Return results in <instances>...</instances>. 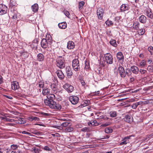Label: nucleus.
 Masks as SVG:
<instances>
[{
  "label": "nucleus",
  "mask_w": 153,
  "mask_h": 153,
  "mask_svg": "<svg viewBox=\"0 0 153 153\" xmlns=\"http://www.w3.org/2000/svg\"><path fill=\"white\" fill-rule=\"evenodd\" d=\"M104 115H101L99 116V117H96V119H103Z\"/></svg>",
  "instance_id": "6e6d98bb"
},
{
  "label": "nucleus",
  "mask_w": 153,
  "mask_h": 153,
  "mask_svg": "<svg viewBox=\"0 0 153 153\" xmlns=\"http://www.w3.org/2000/svg\"><path fill=\"white\" fill-rule=\"evenodd\" d=\"M44 56L42 53H39L37 56V60L38 61L41 62L44 60Z\"/></svg>",
  "instance_id": "5701e85b"
},
{
  "label": "nucleus",
  "mask_w": 153,
  "mask_h": 153,
  "mask_svg": "<svg viewBox=\"0 0 153 153\" xmlns=\"http://www.w3.org/2000/svg\"><path fill=\"white\" fill-rule=\"evenodd\" d=\"M44 86V83L43 82H39V87L40 88H43Z\"/></svg>",
  "instance_id": "8fccbe9b"
},
{
  "label": "nucleus",
  "mask_w": 153,
  "mask_h": 153,
  "mask_svg": "<svg viewBox=\"0 0 153 153\" xmlns=\"http://www.w3.org/2000/svg\"><path fill=\"white\" fill-rule=\"evenodd\" d=\"M64 14L67 17H69V13L68 11H65Z\"/></svg>",
  "instance_id": "bf43d9fd"
},
{
  "label": "nucleus",
  "mask_w": 153,
  "mask_h": 153,
  "mask_svg": "<svg viewBox=\"0 0 153 153\" xmlns=\"http://www.w3.org/2000/svg\"><path fill=\"white\" fill-rule=\"evenodd\" d=\"M51 87L52 89H53L54 91L56 90L57 86L56 84L54 83L51 84Z\"/></svg>",
  "instance_id": "79ce46f5"
},
{
  "label": "nucleus",
  "mask_w": 153,
  "mask_h": 153,
  "mask_svg": "<svg viewBox=\"0 0 153 153\" xmlns=\"http://www.w3.org/2000/svg\"><path fill=\"white\" fill-rule=\"evenodd\" d=\"M84 103L85 104L84 106H87L90 103V101L89 100H85Z\"/></svg>",
  "instance_id": "864d4df0"
},
{
  "label": "nucleus",
  "mask_w": 153,
  "mask_h": 153,
  "mask_svg": "<svg viewBox=\"0 0 153 153\" xmlns=\"http://www.w3.org/2000/svg\"><path fill=\"white\" fill-rule=\"evenodd\" d=\"M117 57L118 61L122 60L123 61L124 60V56L122 53L121 52H119L117 53Z\"/></svg>",
  "instance_id": "6ab92c4d"
},
{
  "label": "nucleus",
  "mask_w": 153,
  "mask_h": 153,
  "mask_svg": "<svg viewBox=\"0 0 153 153\" xmlns=\"http://www.w3.org/2000/svg\"><path fill=\"white\" fill-rule=\"evenodd\" d=\"M75 45L74 42L72 41H69L68 43L67 48L69 49H73Z\"/></svg>",
  "instance_id": "aec40b11"
},
{
  "label": "nucleus",
  "mask_w": 153,
  "mask_h": 153,
  "mask_svg": "<svg viewBox=\"0 0 153 153\" xmlns=\"http://www.w3.org/2000/svg\"><path fill=\"white\" fill-rule=\"evenodd\" d=\"M30 119L32 121H33V120L38 121L39 119V118L37 117H33V116L31 117Z\"/></svg>",
  "instance_id": "de8ad7c7"
},
{
  "label": "nucleus",
  "mask_w": 153,
  "mask_h": 153,
  "mask_svg": "<svg viewBox=\"0 0 153 153\" xmlns=\"http://www.w3.org/2000/svg\"><path fill=\"white\" fill-rule=\"evenodd\" d=\"M74 128L71 126H69L66 128L63 131L65 132H72L74 130Z\"/></svg>",
  "instance_id": "bb28decb"
},
{
  "label": "nucleus",
  "mask_w": 153,
  "mask_h": 153,
  "mask_svg": "<svg viewBox=\"0 0 153 153\" xmlns=\"http://www.w3.org/2000/svg\"><path fill=\"white\" fill-rule=\"evenodd\" d=\"M63 88L65 89L69 93L72 92L74 90V87L71 85L65 84L63 86Z\"/></svg>",
  "instance_id": "6e6552de"
},
{
  "label": "nucleus",
  "mask_w": 153,
  "mask_h": 153,
  "mask_svg": "<svg viewBox=\"0 0 153 153\" xmlns=\"http://www.w3.org/2000/svg\"><path fill=\"white\" fill-rule=\"evenodd\" d=\"M48 42L47 40L44 38L43 39L41 42V47L44 49L46 48L48 46Z\"/></svg>",
  "instance_id": "4468645a"
},
{
  "label": "nucleus",
  "mask_w": 153,
  "mask_h": 153,
  "mask_svg": "<svg viewBox=\"0 0 153 153\" xmlns=\"http://www.w3.org/2000/svg\"><path fill=\"white\" fill-rule=\"evenodd\" d=\"M19 88V85L18 82L15 81L12 82L11 88L13 90H16L18 89Z\"/></svg>",
  "instance_id": "9b49d317"
},
{
  "label": "nucleus",
  "mask_w": 153,
  "mask_h": 153,
  "mask_svg": "<svg viewBox=\"0 0 153 153\" xmlns=\"http://www.w3.org/2000/svg\"><path fill=\"white\" fill-rule=\"evenodd\" d=\"M134 77H132L130 78L129 81L130 82H132L134 81Z\"/></svg>",
  "instance_id": "e2e57ef3"
},
{
  "label": "nucleus",
  "mask_w": 153,
  "mask_h": 153,
  "mask_svg": "<svg viewBox=\"0 0 153 153\" xmlns=\"http://www.w3.org/2000/svg\"><path fill=\"white\" fill-rule=\"evenodd\" d=\"M102 114L101 112L99 111H97L95 113V116L94 117L96 118V117H99V116Z\"/></svg>",
  "instance_id": "a18cd8bd"
},
{
  "label": "nucleus",
  "mask_w": 153,
  "mask_h": 153,
  "mask_svg": "<svg viewBox=\"0 0 153 153\" xmlns=\"http://www.w3.org/2000/svg\"><path fill=\"white\" fill-rule=\"evenodd\" d=\"M18 146L17 145L13 144L11 146V148L13 150H15L17 149Z\"/></svg>",
  "instance_id": "49530a36"
},
{
  "label": "nucleus",
  "mask_w": 153,
  "mask_h": 153,
  "mask_svg": "<svg viewBox=\"0 0 153 153\" xmlns=\"http://www.w3.org/2000/svg\"><path fill=\"white\" fill-rule=\"evenodd\" d=\"M139 71L141 74H147V71L146 70L140 69Z\"/></svg>",
  "instance_id": "ea45409f"
},
{
  "label": "nucleus",
  "mask_w": 153,
  "mask_h": 153,
  "mask_svg": "<svg viewBox=\"0 0 153 153\" xmlns=\"http://www.w3.org/2000/svg\"><path fill=\"white\" fill-rule=\"evenodd\" d=\"M105 23L108 26L112 25L113 24V22L111 21L107 20L105 22Z\"/></svg>",
  "instance_id": "37998d69"
},
{
  "label": "nucleus",
  "mask_w": 153,
  "mask_h": 153,
  "mask_svg": "<svg viewBox=\"0 0 153 153\" xmlns=\"http://www.w3.org/2000/svg\"><path fill=\"white\" fill-rule=\"evenodd\" d=\"M139 31V33L141 35H143L144 33V31L143 29H140Z\"/></svg>",
  "instance_id": "0e129e2a"
},
{
  "label": "nucleus",
  "mask_w": 153,
  "mask_h": 153,
  "mask_svg": "<svg viewBox=\"0 0 153 153\" xmlns=\"http://www.w3.org/2000/svg\"><path fill=\"white\" fill-rule=\"evenodd\" d=\"M42 148L44 149L46 151H51V149H50L48 146H45L41 148Z\"/></svg>",
  "instance_id": "09e8293b"
},
{
  "label": "nucleus",
  "mask_w": 153,
  "mask_h": 153,
  "mask_svg": "<svg viewBox=\"0 0 153 153\" xmlns=\"http://www.w3.org/2000/svg\"><path fill=\"white\" fill-rule=\"evenodd\" d=\"M139 21L143 24H145L147 22V18L146 16L144 15H141L139 18Z\"/></svg>",
  "instance_id": "f3484780"
},
{
  "label": "nucleus",
  "mask_w": 153,
  "mask_h": 153,
  "mask_svg": "<svg viewBox=\"0 0 153 153\" xmlns=\"http://www.w3.org/2000/svg\"><path fill=\"white\" fill-rule=\"evenodd\" d=\"M64 60L62 56H59L56 60V65L60 69L63 68L65 67Z\"/></svg>",
  "instance_id": "f257e3e1"
},
{
  "label": "nucleus",
  "mask_w": 153,
  "mask_h": 153,
  "mask_svg": "<svg viewBox=\"0 0 153 153\" xmlns=\"http://www.w3.org/2000/svg\"><path fill=\"white\" fill-rule=\"evenodd\" d=\"M92 130V128L91 127H85L81 129L82 131L84 132H88L91 131Z\"/></svg>",
  "instance_id": "7c9ffc66"
},
{
  "label": "nucleus",
  "mask_w": 153,
  "mask_h": 153,
  "mask_svg": "<svg viewBox=\"0 0 153 153\" xmlns=\"http://www.w3.org/2000/svg\"><path fill=\"white\" fill-rule=\"evenodd\" d=\"M88 124L89 126L91 125L96 126L98 125L97 121L94 120H92L91 122H88Z\"/></svg>",
  "instance_id": "c756f323"
},
{
  "label": "nucleus",
  "mask_w": 153,
  "mask_h": 153,
  "mask_svg": "<svg viewBox=\"0 0 153 153\" xmlns=\"http://www.w3.org/2000/svg\"><path fill=\"white\" fill-rule=\"evenodd\" d=\"M108 117L107 116H106L105 115H104L103 119L105 120H107L108 119Z\"/></svg>",
  "instance_id": "774afa93"
},
{
  "label": "nucleus",
  "mask_w": 153,
  "mask_h": 153,
  "mask_svg": "<svg viewBox=\"0 0 153 153\" xmlns=\"http://www.w3.org/2000/svg\"><path fill=\"white\" fill-rule=\"evenodd\" d=\"M66 71L68 76H71L72 75L73 73L70 66H68L66 67Z\"/></svg>",
  "instance_id": "a211bd4d"
},
{
  "label": "nucleus",
  "mask_w": 153,
  "mask_h": 153,
  "mask_svg": "<svg viewBox=\"0 0 153 153\" xmlns=\"http://www.w3.org/2000/svg\"><path fill=\"white\" fill-rule=\"evenodd\" d=\"M140 26L139 23L137 21L134 22L133 24V27L136 30H138Z\"/></svg>",
  "instance_id": "c85d7f7f"
},
{
  "label": "nucleus",
  "mask_w": 153,
  "mask_h": 153,
  "mask_svg": "<svg viewBox=\"0 0 153 153\" xmlns=\"http://www.w3.org/2000/svg\"><path fill=\"white\" fill-rule=\"evenodd\" d=\"M148 49L151 54L152 55V52H153V47L152 46H149L148 48Z\"/></svg>",
  "instance_id": "c03bdc74"
},
{
  "label": "nucleus",
  "mask_w": 153,
  "mask_h": 153,
  "mask_svg": "<svg viewBox=\"0 0 153 153\" xmlns=\"http://www.w3.org/2000/svg\"><path fill=\"white\" fill-rule=\"evenodd\" d=\"M129 9L128 5L126 4H123L121 6L120 10L121 12L126 11Z\"/></svg>",
  "instance_id": "dca6fc26"
},
{
  "label": "nucleus",
  "mask_w": 153,
  "mask_h": 153,
  "mask_svg": "<svg viewBox=\"0 0 153 153\" xmlns=\"http://www.w3.org/2000/svg\"><path fill=\"white\" fill-rule=\"evenodd\" d=\"M47 99L49 100H54L55 98V95L53 94H48L47 96Z\"/></svg>",
  "instance_id": "4be33fe9"
},
{
  "label": "nucleus",
  "mask_w": 153,
  "mask_h": 153,
  "mask_svg": "<svg viewBox=\"0 0 153 153\" xmlns=\"http://www.w3.org/2000/svg\"><path fill=\"white\" fill-rule=\"evenodd\" d=\"M70 124V123L68 122H66L62 123L61 126L64 127H66Z\"/></svg>",
  "instance_id": "a19ab883"
},
{
  "label": "nucleus",
  "mask_w": 153,
  "mask_h": 153,
  "mask_svg": "<svg viewBox=\"0 0 153 153\" xmlns=\"http://www.w3.org/2000/svg\"><path fill=\"white\" fill-rule=\"evenodd\" d=\"M126 75L128 76H130L131 74L132 73L131 71L130 70V69L127 68L126 69Z\"/></svg>",
  "instance_id": "473e14b6"
},
{
  "label": "nucleus",
  "mask_w": 153,
  "mask_h": 153,
  "mask_svg": "<svg viewBox=\"0 0 153 153\" xmlns=\"http://www.w3.org/2000/svg\"><path fill=\"white\" fill-rule=\"evenodd\" d=\"M72 66L74 70L76 71L80 70V65L79 61L78 59H74L72 61Z\"/></svg>",
  "instance_id": "f03ea898"
},
{
  "label": "nucleus",
  "mask_w": 153,
  "mask_h": 153,
  "mask_svg": "<svg viewBox=\"0 0 153 153\" xmlns=\"http://www.w3.org/2000/svg\"><path fill=\"white\" fill-rule=\"evenodd\" d=\"M110 125V123H105L102 124L101 125V126L102 127H105L107 126Z\"/></svg>",
  "instance_id": "3c124183"
},
{
  "label": "nucleus",
  "mask_w": 153,
  "mask_h": 153,
  "mask_svg": "<svg viewBox=\"0 0 153 153\" xmlns=\"http://www.w3.org/2000/svg\"><path fill=\"white\" fill-rule=\"evenodd\" d=\"M7 8L5 5L0 4V15H4L7 13Z\"/></svg>",
  "instance_id": "423d86ee"
},
{
  "label": "nucleus",
  "mask_w": 153,
  "mask_h": 153,
  "mask_svg": "<svg viewBox=\"0 0 153 153\" xmlns=\"http://www.w3.org/2000/svg\"><path fill=\"white\" fill-rule=\"evenodd\" d=\"M56 73L58 77L60 79H62L64 78V75L63 72H62V71L61 70H57L56 72Z\"/></svg>",
  "instance_id": "ddd939ff"
},
{
  "label": "nucleus",
  "mask_w": 153,
  "mask_h": 153,
  "mask_svg": "<svg viewBox=\"0 0 153 153\" xmlns=\"http://www.w3.org/2000/svg\"><path fill=\"white\" fill-rule=\"evenodd\" d=\"M55 108H53V109L60 110L62 108L61 105L56 102V104H55Z\"/></svg>",
  "instance_id": "4c0bfd02"
},
{
  "label": "nucleus",
  "mask_w": 153,
  "mask_h": 153,
  "mask_svg": "<svg viewBox=\"0 0 153 153\" xmlns=\"http://www.w3.org/2000/svg\"><path fill=\"white\" fill-rule=\"evenodd\" d=\"M40 151V149L35 147H34L32 148L31 151L33 153H39V152Z\"/></svg>",
  "instance_id": "2f4dec72"
},
{
  "label": "nucleus",
  "mask_w": 153,
  "mask_h": 153,
  "mask_svg": "<svg viewBox=\"0 0 153 153\" xmlns=\"http://www.w3.org/2000/svg\"><path fill=\"white\" fill-rule=\"evenodd\" d=\"M137 106L136 103L133 104L132 105V108L133 109H136L137 108Z\"/></svg>",
  "instance_id": "13d9d810"
},
{
  "label": "nucleus",
  "mask_w": 153,
  "mask_h": 153,
  "mask_svg": "<svg viewBox=\"0 0 153 153\" xmlns=\"http://www.w3.org/2000/svg\"><path fill=\"white\" fill-rule=\"evenodd\" d=\"M42 114L44 115L45 116H48L50 115V114L48 113H42Z\"/></svg>",
  "instance_id": "69168bd1"
},
{
  "label": "nucleus",
  "mask_w": 153,
  "mask_h": 153,
  "mask_svg": "<svg viewBox=\"0 0 153 153\" xmlns=\"http://www.w3.org/2000/svg\"><path fill=\"white\" fill-rule=\"evenodd\" d=\"M44 102L46 105L48 106L51 108H55L56 102L54 100H49L46 99L44 100Z\"/></svg>",
  "instance_id": "20e7f679"
},
{
  "label": "nucleus",
  "mask_w": 153,
  "mask_h": 153,
  "mask_svg": "<svg viewBox=\"0 0 153 153\" xmlns=\"http://www.w3.org/2000/svg\"><path fill=\"white\" fill-rule=\"evenodd\" d=\"M81 83L83 86H84L85 85V82L83 80L81 81Z\"/></svg>",
  "instance_id": "338daca9"
},
{
  "label": "nucleus",
  "mask_w": 153,
  "mask_h": 153,
  "mask_svg": "<svg viewBox=\"0 0 153 153\" xmlns=\"http://www.w3.org/2000/svg\"><path fill=\"white\" fill-rule=\"evenodd\" d=\"M18 15L17 14H15L13 16H12V18L13 19H16L17 18Z\"/></svg>",
  "instance_id": "5fc2aeb1"
},
{
  "label": "nucleus",
  "mask_w": 153,
  "mask_h": 153,
  "mask_svg": "<svg viewBox=\"0 0 153 153\" xmlns=\"http://www.w3.org/2000/svg\"><path fill=\"white\" fill-rule=\"evenodd\" d=\"M50 91V89L47 87V86H44L42 89V93L43 95H47L49 94Z\"/></svg>",
  "instance_id": "2eb2a0df"
},
{
  "label": "nucleus",
  "mask_w": 153,
  "mask_h": 153,
  "mask_svg": "<svg viewBox=\"0 0 153 153\" xmlns=\"http://www.w3.org/2000/svg\"><path fill=\"white\" fill-rule=\"evenodd\" d=\"M50 38H49L48 39H47L48 40V42H49L50 44H51L52 43V40L51 39V36H50Z\"/></svg>",
  "instance_id": "052dcab7"
},
{
  "label": "nucleus",
  "mask_w": 153,
  "mask_h": 153,
  "mask_svg": "<svg viewBox=\"0 0 153 153\" xmlns=\"http://www.w3.org/2000/svg\"><path fill=\"white\" fill-rule=\"evenodd\" d=\"M109 43L111 45L115 47H117V46L116 41L114 39H111L109 42Z\"/></svg>",
  "instance_id": "72a5a7b5"
},
{
  "label": "nucleus",
  "mask_w": 153,
  "mask_h": 153,
  "mask_svg": "<svg viewBox=\"0 0 153 153\" xmlns=\"http://www.w3.org/2000/svg\"><path fill=\"white\" fill-rule=\"evenodd\" d=\"M118 72L121 78H124L126 76L124 68L121 66H120L118 68Z\"/></svg>",
  "instance_id": "39448f33"
},
{
  "label": "nucleus",
  "mask_w": 153,
  "mask_h": 153,
  "mask_svg": "<svg viewBox=\"0 0 153 153\" xmlns=\"http://www.w3.org/2000/svg\"><path fill=\"white\" fill-rule=\"evenodd\" d=\"M146 63V61L144 60H143L139 63V66L141 68H143L145 66Z\"/></svg>",
  "instance_id": "f704fd0d"
},
{
  "label": "nucleus",
  "mask_w": 153,
  "mask_h": 153,
  "mask_svg": "<svg viewBox=\"0 0 153 153\" xmlns=\"http://www.w3.org/2000/svg\"><path fill=\"white\" fill-rule=\"evenodd\" d=\"M113 130L110 128H106L105 129V132L107 134L111 133L112 132Z\"/></svg>",
  "instance_id": "c9c22d12"
},
{
  "label": "nucleus",
  "mask_w": 153,
  "mask_h": 153,
  "mask_svg": "<svg viewBox=\"0 0 153 153\" xmlns=\"http://www.w3.org/2000/svg\"><path fill=\"white\" fill-rule=\"evenodd\" d=\"M103 10L102 8L100 7L97 10V15L98 18L100 19H102L103 16Z\"/></svg>",
  "instance_id": "1a4fd4ad"
},
{
  "label": "nucleus",
  "mask_w": 153,
  "mask_h": 153,
  "mask_svg": "<svg viewBox=\"0 0 153 153\" xmlns=\"http://www.w3.org/2000/svg\"><path fill=\"white\" fill-rule=\"evenodd\" d=\"M147 70L149 71H152V67L150 65H149L147 68Z\"/></svg>",
  "instance_id": "4d7b16f0"
},
{
  "label": "nucleus",
  "mask_w": 153,
  "mask_h": 153,
  "mask_svg": "<svg viewBox=\"0 0 153 153\" xmlns=\"http://www.w3.org/2000/svg\"><path fill=\"white\" fill-rule=\"evenodd\" d=\"M104 57L105 61L108 64H111L113 62V58L112 55L110 53H107L104 54Z\"/></svg>",
  "instance_id": "7ed1b4c3"
},
{
  "label": "nucleus",
  "mask_w": 153,
  "mask_h": 153,
  "mask_svg": "<svg viewBox=\"0 0 153 153\" xmlns=\"http://www.w3.org/2000/svg\"><path fill=\"white\" fill-rule=\"evenodd\" d=\"M1 119L4 121L13 122L14 120L13 119H10L7 117L6 116L1 117Z\"/></svg>",
  "instance_id": "b1692460"
},
{
  "label": "nucleus",
  "mask_w": 153,
  "mask_h": 153,
  "mask_svg": "<svg viewBox=\"0 0 153 153\" xmlns=\"http://www.w3.org/2000/svg\"><path fill=\"white\" fill-rule=\"evenodd\" d=\"M110 117H114L117 116V112L115 111H111L110 113Z\"/></svg>",
  "instance_id": "e433bc0d"
},
{
  "label": "nucleus",
  "mask_w": 153,
  "mask_h": 153,
  "mask_svg": "<svg viewBox=\"0 0 153 153\" xmlns=\"http://www.w3.org/2000/svg\"><path fill=\"white\" fill-rule=\"evenodd\" d=\"M130 70L131 72L135 74H137L139 73V68L136 66H132L130 68Z\"/></svg>",
  "instance_id": "9d476101"
},
{
  "label": "nucleus",
  "mask_w": 153,
  "mask_h": 153,
  "mask_svg": "<svg viewBox=\"0 0 153 153\" xmlns=\"http://www.w3.org/2000/svg\"><path fill=\"white\" fill-rule=\"evenodd\" d=\"M58 26L60 29H65L67 27V24L65 22H63L59 23Z\"/></svg>",
  "instance_id": "412c9836"
},
{
  "label": "nucleus",
  "mask_w": 153,
  "mask_h": 153,
  "mask_svg": "<svg viewBox=\"0 0 153 153\" xmlns=\"http://www.w3.org/2000/svg\"><path fill=\"white\" fill-rule=\"evenodd\" d=\"M146 16L151 19L153 18V14L150 10H147L146 12Z\"/></svg>",
  "instance_id": "393cba45"
},
{
  "label": "nucleus",
  "mask_w": 153,
  "mask_h": 153,
  "mask_svg": "<svg viewBox=\"0 0 153 153\" xmlns=\"http://www.w3.org/2000/svg\"><path fill=\"white\" fill-rule=\"evenodd\" d=\"M85 4V2L83 1H81L79 3V9H81L82 8L84 4Z\"/></svg>",
  "instance_id": "58836bf2"
},
{
  "label": "nucleus",
  "mask_w": 153,
  "mask_h": 153,
  "mask_svg": "<svg viewBox=\"0 0 153 153\" xmlns=\"http://www.w3.org/2000/svg\"><path fill=\"white\" fill-rule=\"evenodd\" d=\"M15 4H16L15 2H13V1L10 0V5L11 6L13 7V6H15Z\"/></svg>",
  "instance_id": "603ef678"
},
{
  "label": "nucleus",
  "mask_w": 153,
  "mask_h": 153,
  "mask_svg": "<svg viewBox=\"0 0 153 153\" xmlns=\"http://www.w3.org/2000/svg\"><path fill=\"white\" fill-rule=\"evenodd\" d=\"M124 120L126 122L131 123L133 121V118L132 116L128 115H126L125 116Z\"/></svg>",
  "instance_id": "f8f14e48"
},
{
  "label": "nucleus",
  "mask_w": 153,
  "mask_h": 153,
  "mask_svg": "<svg viewBox=\"0 0 153 153\" xmlns=\"http://www.w3.org/2000/svg\"><path fill=\"white\" fill-rule=\"evenodd\" d=\"M31 7L33 11L34 12H36L38 10L39 8L38 5L37 4H35L32 6Z\"/></svg>",
  "instance_id": "a878e982"
},
{
  "label": "nucleus",
  "mask_w": 153,
  "mask_h": 153,
  "mask_svg": "<svg viewBox=\"0 0 153 153\" xmlns=\"http://www.w3.org/2000/svg\"><path fill=\"white\" fill-rule=\"evenodd\" d=\"M129 138H130L129 137H125L123 140V141L120 143V145H122L123 144H126L127 143L129 142V140H127V139L128 140L129 139Z\"/></svg>",
  "instance_id": "cd10ccee"
},
{
  "label": "nucleus",
  "mask_w": 153,
  "mask_h": 153,
  "mask_svg": "<svg viewBox=\"0 0 153 153\" xmlns=\"http://www.w3.org/2000/svg\"><path fill=\"white\" fill-rule=\"evenodd\" d=\"M69 100L73 104L75 105L78 102L79 98L76 96H71L69 98Z\"/></svg>",
  "instance_id": "0eeeda50"
},
{
  "label": "nucleus",
  "mask_w": 153,
  "mask_h": 153,
  "mask_svg": "<svg viewBox=\"0 0 153 153\" xmlns=\"http://www.w3.org/2000/svg\"><path fill=\"white\" fill-rule=\"evenodd\" d=\"M22 133L23 134H28V135H30L31 134L29 132H28L27 131H23L22 132Z\"/></svg>",
  "instance_id": "680f3d73"
}]
</instances>
